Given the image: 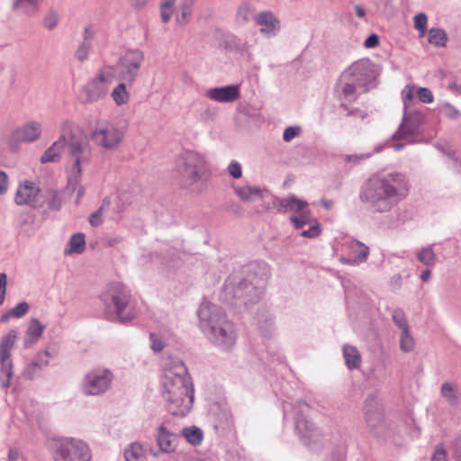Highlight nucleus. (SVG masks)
Here are the masks:
<instances>
[{
  "mask_svg": "<svg viewBox=\"0 0 461 461\" xmlns=\"http://www.w3.org/2000/svg\"><path fill=\"white\" fill-rule=\"evenodd\" d=\"M268 195L272 198V206L275 208L278 212L285 213L289 211L290 206V196L286 198L279 199L268 193Z\"/></svg>",
  "mask_w": 461,
  "mask_h": 461,
  "instance_id": "49530a36",
  "label": "nucleus"
},
{
  "mask_svg": "<svg viewBox=\"0 0 461 461\" xmlns=\"http://www.w3.org/2000/svg\"><path fill=\"white\" fill-rule=\"evenodd\" d=\"M143 60L144 54L141 50H130L126 51L117 62L119 78L129 85H132L138 77Z\"/></svg>",
  "mask_w": 461,
  "mask_h": 461,
  "instance_id": "2eb2a0df",
  "label": "nucleus"
},
{
  "mask_svg": "<svg viewBox=\"0 0 461 461\" xmlns=\"http://www.w3.org/2000/svg\"><path fill=\"white\" fill-rule=\"evenodd\" d=\"M194 5L193 0H183L179 5L180 14L177 15L176 20L178 23H186L192 14V7Z\"/></svg>",
  "mask_w": 461,
  "mask_h": 461,
  "instance_id": "a19ab883",
  "label": "nucleus"
},
{
  "mask_svg": "<svg viewBox=\"0 0 461 461\" xmlns=\"http://www.w3.org/2000/svg\"><path fill=\"white\" fill-rule=\"evenodd\" d=\"M162 397L167 411L176 416H185L194 403V385L185 363L170 360L161 377Z\"/></svg>",
  "mask_w": 461,
  "mask_h": 461,
  "instance_id": "f257e3e1",
  "label": "nucleus"
},
{
  "mask_svg": "<svg viewBox=\"0 0 461 461\" xmlns=\"http://www.w3.org/2000/svg\"><path fill=\"white\" fill-rule=\"evenodd\" d=\"M235 195L242 202L249 203L257 199H266L268 191L257 185H238L233 187Z\"/></svg>",
  "mask_w": 461,
  "mask_h": 461,
  "instance_id": "393cba45",
  "label": "nucleus"
},
{
  "mask_svg": "<svg viewBox=\"0 0 461 461\" xmlns=\"http://www.w3.org/2000/svg\"><path fill=\"white\" fill-rule=\"evenodd\" d=\"M302 131L301 127L299 126H289L285 129L283 133V140L285 142H290L293 139L297 137Z\"/></svg>",
  "mask_w": 461,
  "mask_h": 461,
  "instance_id": "864d4df0",
  "label": "nucleus"
},
{
  "mask_svg": "<svg viewBox=\"0 0 461 461\" xmlns=\"http://www.w3.org/2000/svg\"><path fill=\"white\" fill-rule=\"evenodd\" d=\"M9 186L8 176L2 170H0V194H4L7 192Z\"/></svg>",
  "mask_w": 461,
  "mask_h": 461,
  "instance_id": "338daca9",
  "label": "nucleus"
},
{
  "mask_svg": "<svg viewBox=\"0 0 461 461\" xmlns=\"http://www.w3.org/2000/svg\"><path fill=\"white\" fill-rule=\"evenodd\" d=\"M313 221L310 210L303 211V213L293 215L290 217V221L294 224L296 230L303 229L305 225L311 224Z\"/></svg>",
  "mask_w": 461,
  "mask_h": 461,
  "instance_id": "ea45409f",
  "label": "nucleus"
},
{
  "mask_svg": "<svg viewBox=\"0 0 461 461\" xmlns=\"http://www.w3.org/2000/svg\"><path fill=\"white\" fill-rule=\"evenodd\" d=\"M53 461H91L92 450L81 438L73 437L53 438L48 445Z\"/></svg>",
  "mask_w": 461,
  "mask_h": 461,
  "instance_id": "1a4fd4ad",
  "label": "nucleus"
},
{
  "mask_svg": "<svg viewBox=\"0 0 461 461\" xmlns=\"http://www.w3.org/2000/svg\"><path fill=\"white\" fill-rule=\"evenodd\" d=\"M431 461H447V452L443 445L437 446L431 456Z\"/></svg>",
  "mask_w": 461,
  "mask_h": 461,
  "instance_id": "e2e57ef3",
  "label": "nucleus"
},
{
  "mask_svg": "<svg viewBox=\"0 0 461 461\" xmlns=\"http://www.w3.org/2000/svg\"><path fill=\"white\" fill-rule=\"evenodd\" d=\"M450 451L456 461H461V435H458L451 441Z\"/></svg>",
  "mask_w": 461,
  "mask_h": 461,
  "instance_id": "603ef678",
  "label": "nucleus"
},
{
  "mask_svg": "<svg viewBox=\"0 0 461 461\" xmlns=\"http://www.w3.org/2000/svg\"><path fill=\"white\" fill-rule=\"evenodd\" d=\"M308 203L305 200L297 198L295 195H290V206L288 212H293L297 215L308 211Z\"/></svg>",
  "mask_w": 461,
  "mask_h": 461,
  "instance_id": "c03bdc74",
  "label": "nucleus"
},
{
  "mask_svg": "<svg viewBox=\"0 0 461 461\" xmlns=\"http://www.w3.org/2000/svg\"><path fill=\"white\" fill-rule=\"evenodd\" d=\"M439 112L449 119H456L460 115V112L448 103L442 104L439 106Z\"/></svg>",
  "mask_w": 461,
  "mask_h": 461,
  "instance_id": "09e8293b",
  "label": "nucleus"
},
{
  "mask_svg": "<svg viewBox=\"0 0 461 461\" xmlns=\"http://www.w3.org/2000/svg\"><path fill=\"white\" fill-rule=\"evenodd\" d=\"M149 340L150 348L155 353L161 352L166 347V342L164 341V339L155 333H151L149 335Z\"/></svg>",
  "mask_w": 461,
  "mask_h": 461,
  "instance_id": "3c124183",
  "label": "nucleus"
},
{
  "mask_svg": "<svg viewBox=\"0 0 461 461\" xmlns=\"http://www.w3.org/2000/svg\"><path fill=\"white\" fill-rule=\"evenodd\" d=\"M321 228L319 223L314 221V224L311 225L308 230H303L301 236L303 238L313 239L320 235Z\"/></svg>",
  "mask_w": 461,
  "mask_h": 461,
  "instance_id": "bf43d9fd",
  "label": "nucleus"
},
{
  "mask_svg": "<svg viewBox=\"0 0 461 461\" xmlns=\"http://www.w3.org/2000/svg\"><path fill=\"white\" fill-rule=\"evenodd\" d=\"M11 314H13L14 318H22L29 311V304L26 302L19 303L16 306L12 308Z\"/></svg>",
  "mask_w": 461,
  "mask_h": 461,
  "instance_id": "6e6d98bb",
  "label": "nucleus"
},
{
  "mask_svg": "<svg viewBox=\"0 0 461 461\" xmlns=\"http://www.w3.org/2000/svg\"><path fill=\"white\" fill-rule=\"evenodd\" d=\"M181 435L193 446H199L203 438V430L196 426L182 429Z\"/></svg>",
  "mask_w": 461,
  "mask_h": 461,
  "instance_id": "c756f323",
  "label": "nucleus"
},
{
  "mask_svg": "<svg viewBox=\"0 0 461 461\" xmlns=\"http://www.w3.org/2000/svg\"><path fill=\"white\" fill-rule=\"evenodd\" d=\"M73 124L70 122H65L62 123L60 131L61 134L59 139L54 141L41 155V163L47 164L50 162H58L61 158V150L66 146V128L72 127Z\"/></svg>",
  "mask_w": 461,
  "mask_h": 461,
  "instance_id": "aec40b11",
  "label": "nucleus"
},
{
  "mask_svg": "<svg viewBox=\"0 0 461 461\" xmlns=\"http://www.w3.org/2000/svg\"><path fill=\"white\" fill-rule=\"evenodd\" d=\"M43 200L48 207L53 211H59L62 207L63 201L59 191L49 189L43 194Z\"/></svg>",
  "mask_w": 461,
  "mask_h": 461,
  "instance_id": "473e14b6",
  "label": "nucleus"
},
{
  "mask_svg": "<svg viewBox=\"0 0 461 461\" xmlns=\"http://www.w3.org/2000/svg\"><path fill=\"white\" fill-rule=\"evenodd\" d=\"M95 35V27L91 24L86 25L84 28V31L82 33V42L92 43V41H93Z\"/></svg>",
  "mask_w": 461,
  "mask_h": 461,
  "instance_id": "052dcab7",
  "label": "nucleus"
},
{
  "mask_svg": "<svg viewBox=\"0 0 461 461\" xmlns=\"http://www.w3.org/2000/svg\"><path fill=\"white\" fill-rule=\"evenodd\" d=\"M116 69L113 66H104L97 71L81 90V100L84 104H93L104 99L110 86L115 78Z\"/></svg>",
  "mask_w": 461,
  "mask_h": 461,
  "instance_id": "9b49d317",
  "label": "nucleus"
},
{
  "mask_svg": "<svg viewBox=\"0 0 461 461\" xmlns=\"http://www.w3.org/2000/svg\"><path fill=\"white\" fill-rule=\"evenodd\" d=\"M42 0H14L13 10L20 11L30 17L34 15L40 8Z\"/></svg>",
  "mask_w": 461,
  "mask_h": 461,
  "instance_id": "bb28decb",
  "label": "nucleus"
},
{
  "mask_svg": "<svg viewBox=\"0 0 461 461\" xmlns=\"http://www.w3.org/2000/svg\"><path fill=\"white\" fill-rule=\"evenodd\" d=\"M0 366H1V372L8 378H13L14 372H13V363L11 360V357H6L2 359L0 357Z\"/></svg>",
  "mask_w": 461,
  "mask_h": 461,
  "instance_id": "4d7b16f0",
  "label": "nucleus"
},
{
  "mask_svg": "<svg viewBox=\"0 0 461 461\" xmlns=\"http://www.w3.org/2000/svg\"><path fill=\"white\" fill-rule=\"evenodd\" d=\"M127 85L129 84L122 81L113 89L111 93V96L117 105L125 104L130 100V94L126 88Z\"/></svg>",
  "mask_w": 461,
  "mask_h": 461,
  "instance_id": "2f4dec72",
  "label": "nucleus"
},
{
  "mask_svg": "<svg viewBox=\"0 0 461 461\" xmlns=\"http://www.w3.org/2000/svg\"><path fill=\"white\" fill-rule=\"evenodd\" d=\"M409 193L404 174L390 172L369 178L362 186L360 199L375 212H386L402 201Z\"/></svg>",
  "mask_w": 461,
  "mask_h": 461,
  "instance_id": "f03ea898",
  "label": "nucleus"
},
{
  "mask_svg": "<svg viewBox=\"0 0 461 461\" xmlns=\"http://www.w3.org/2000/svg\"><path fill=\"white\" fill-rule=\"evenodd\" d=\"M343 357L348 369H357L361 364V355L356 347L346 345L343 347Z\"/></svg>",
  "mask_w": 461,
  "mask_h": 461,
  "instance_id": "cd10ccee",
  "label": "nucleus"
},
{
  "mask_svg": "<svg viewBox=\"0 0 461 461\" xmlns=\"http://www.w3.org/2000/svg\"><path fill=\"white\" fill-rule=\"evenodd\" d=\"M283 408L285 417L288 415L289 411L294 413L295 431L303 444L312 452H318L322 449L328 441V438L309 419L310 405L300 400L294 404L285 402Z\"/></svg>",
  "mask_w": 461,
  "mask_h": 461,
  "instance_id": "423d86ee",
  "label": "nucleus"
},
{
  "mask_svg": "<svg viewBox=\"0 0 461 461\" xmlns=\"http://www.w3.org/2000/svg\"><path fill=\"white\" fill-rule=\"evenodd\" d=\"M394 324L402 330L410 329L405 314L402 309H395L392 314Z\"/></svg>",
  "mask_w": 461,
  "mask_h": 461,
  "instance_id": "a18cd8bd",
  "label": "nucleus"
},
{
  "mask_svg": "<svg viewBox=\"0 0 461 461\" xmlns=\"http://www.w3.org/2000/svg\"><path fill=\"white\" fill-rule=\"evenodd\" d=\"M206 96L218 103H232L240 97V87L238 85H230L210 88Z\"/></svg>",
  "mask_w": 461,
  "mask_h": 461,
  "instance_id": "5701e85b",
  "label": "nucleus"
},
{
  "mask_svg": "<svg viewBox=\"0 0 461 461\" xmlns=\"http://www.w3.org/2000/svg\"><path fill=\"white\" fill-rule=\"evenodd\" d=\"M255 7L249 3H242L237 11V20L240 23H246L252 18L255 19Z\"/></svg>",
  "mask_w": 461,
  "mask_h": 461,
  "instance_id": "4c0bfd02",
  "label": "nucleus"
},
{
  "mask_svg": "<svg viewBox=\"0 0 461 461\" xmlns=\"http://www.w3.org/2000/svg\"><path fill=\"white\" fill-rule=\"evenodd\" d=\"M370 153L360 154V155H346L345 161L353 164H358L360 161L370 158Z\"/></svg>",
  "mask_w": 461,
  "mask_h": 461,
  "instance_id": "69168bd1",
  "label": "nucleus"
},
{
  "mask_svg": "<svg viewBox=\"0 0 461 461\" xmlns=\"http://www.w3.org/2000/svg\"><path fill=\"white\" fill-rule=\"evenodd\" d=\"M345 77L360 88V92H366L375 86V78L378 75L377 68L369 59H359L351 64L343 72Z\"/></svg>",
  "mask_w": 461,
  "mask_h": 461,
  "instance_id": "ddd939ff",
  "label": "nucleus"
},
{
  "mask_svg": "<svg viewBox=\"0 0 461 461\" xmlns=\"http://www.w3.org/2000/svg\"><path fill=\"white\" fill-rule=\"evenodd\" d=\"M447 41V33L439 28H431L429 31V42L436 47H444Z\"/></svg>",
  "mask_w": 461,
  "mask_h": 461,
  "instance_id": "e433bc0d",
  "label": "nucleus"
},
{
  "mask_svg": "<svg viewBox=\"0 0 461 461\" xmlns=\"http://www.w3.org/2000/svg\"><path fill=\"white\" fill-rule=\"evenodd\" d=\"M123 139V131L109 122L97 125L91 133L94 144L108 151L117 150Z\"/></svg>",
  "mask_w": 461,
  "mask_h": 461,
  "instance_id": "4468645a",
  "label": "nucleus"
},
{
  "mask_svg": "<svg viewBox=\"0 0 461 461\" xmlns=\"http://www.w3.org/2000/svg\"><path fill=\"white\" fill-rule=\"evenodd\" d=\"M103 314L109 321L126 322L133 319L131 292L122 284H112L100 295Z\"/></svg>",
  "mask_w": 461,
  "mask_h": 461,
  "instance_id": "6e6552de",
  "label": "nucleus"
},
{
  "mask_svg": "<svg viewBox=\"0 0 461 461\" xmlns=\"http://www.w3.org/2000/svg\"><path fill=\"white\" fill-rule=\"evenodd\" d=\"M143 454V446L138 441L131 443L124 450L126 461H138Z\"/></svg>",
  "mask_w": 461,
  "mask_h": 461,
  "instance_id": "c9c22d12",
  "label": "nucleus"
},
{
  "mask_svg": "<svg viewBox=\"0 0 461 461\" xmlns=\"http://www.w3.org/2000/svg\"><path fill=\"white\" fill-rule=\"evenodd\" d=\"M441 394L451 405L457 404L459 401L457 387L450 383H444L441 385Z\"/></svg>",
  "mask_w": 461,
  "mask_h": 461,
  "instance_id": "f704fd0d",
  "label": "nucleus"
},
{
  "mask_svg": "<svg viewBox=\"0 0 461 461\" xmlns=\"http://www.w3.org/2000/svg\"><path fill=\"white\" fill-rule=\"evenodd\" d=\"M365 419L367 426L374 429L383 420L379 400L375 395H369L366 399L364 407Z\"/></svg>",
  "mask_w": 461,
  "mask_h": 461,
  "instance_id": "4be33fe9",
  "label": "nucleus"
},
{
  "mask_svg": "<svg viewBox=\"0 0 461 461\" xmlns=\"http://www.w3.org/2000/svg\"><path fill=\"white\" fill-rule=\"evenodd\" d=\"M86 240L83 233H77L70 237L68 248L65 249V255L81 254L85 250Z\"/></svg>",
  "mask_w": 461,
  "mask_h": 461,
  "instance_id": "7c9ffc66",
  "label": "nucleus"
},
{
  "mask_svg": "<svg viewBox=\"0 0 461 461\" xmlns=\"http://www.w3.org/2000/svg\"><path fill=\"white\" fill-rule=\"evenodd\" d=\"M413 100V94L411 88H405L402 91V102H403V111H412L410 109V105Z\"/></svg>",
  "mask_w": 461,
  "mask_h": 461,
  "instance_id": "680f3d73",
  "label": "nucleus"
},
{
  "mask_svg": "<svg viewBox=\"0 0 461 461\" xmlns=\"http://www.w3.org/2000/svg\"><path fill=\"white\" fill-rule=\"evenodd\" d=\"M243 277L237 274L230 275L225 282L224 290L227 294H232L234 298L243 299L247 305L260 299L267 278L266 265L250 264L243 269Z\"/></svg>",
  "mask_w": 461,
  "mask_h": 461,
  "instance_id": "20e7f679",
  "label": "nucleus"
},
{
  "mask_svg": "<svg viewBox=\"0 0 461 461\" xmlns=\"http://www.w3.org/2000/svg\"><path fill=\"white\" fill-rule=\"evenodd\" d=\"M55 357V352H50L49 349H45L41 351L36 356L35 359L32 361V367H38V369H41L44 366H47L51 358Z\"/></svg>",
  "mask_w": 461,
  "mask_h": 461,
  "instance_id": "79ce46f5",
  "label": "nucleus"
},
{
  "mask_svg": "<svg viewBox=\"0 0 461 461\" xmlns=\"http://www.w3.org/2000/svg\"><path fill=\"white\" fill-rule=\"evenodd\" d=\"M42 197L43 194L33 182L25 181L17 188L14 201L18 205L38 208L45 204Z\"/></svg>",
  "mask_w": 461,
  "mask_h": 461,
  "instance_id": "f3484780",
  "label": "nucleus"
},
{
  "mask_svg": "<svg viewBox=\"0 0 461 461\" xmlns=\"http://www.w3.org/2000/svg\"><path fill=\"white\" fill-rule=\"evenodd\" d=\"M7 276L5 273L0 274V305L5 302V296L6 292Z\"/></svg>",
  "mask_w": 461,
  "mask_h": 461,
  "instance_id": "0e129e2a",
  "label": "nucleus"
},
{
  "mask_svg": "<svg viewBox=\"0 0 461 461\" xmlns=\"http://www.w3.org/2000/svg\"><path fill=\"white\" fill-rule=\"evenodd\" d=\"M42 125L37 121H29L12 131L8 145L12 150H17L22 142H34L41 138Z\"/></svg>",
  "mask_w": 461,
  "mask_h": 461,
  "instance_id": "dca6fc26",
  "label": "nucleus"
},
{
  "mask_svg": "<svg viewBox=\"0 0 461 461\" xmlns=\"http://www.w3.org/2000/svg\"><path fill=\"white\" fill-rule=\"evenodd\" d=\"M92 50V43L81 42L75 52V57L79 61H85Z\"/></svg>",
  "mask_w": 461,
  "mask_h": 461,
  "instance_id": "8fccbe9b",
  "label": "nucleus"
},
{
  "mask_svg": "<svg viewBox=\"0 0 461 461\" xmlns=\"http://www.w3.org/2000/svg\"><path fill=\"white\" fill-rule=\"evenodd\" d=\"M424 122L425 115L420 111H403L402 122L392 139L394 141L404 140L405 143L394 142L392 144V148L395 151H400L406 143H415L417 138L422 134Z\"/></svg>",
  "mask_w": 461,
  "mask_h": 461,
  "instance_id": "9d476101",
  "label": "nucleus"
},
{
  "mask_svg": "<svg viewBox=\"0 0 461 461\" xmlns=\"http://www.w3.org/2000/svg\"><path fill=\"white\" fill-rule=\"evenodd\" d=\"M227 171L235 179H239L242 176L241 165L236 160L230 161L227 167Z\"/></svg>",
  "mask_w": 461,
  "mask_h": 461,
  "instance_id": "5fc2aeb1",
  "label": "nucleus"
},
{
  "mask_svg": "<svg viewBox=\"0 0 461 461\" xmlns=\"http://www.w3.org/2000/svg\"><path fill=\"white\" fill-rule=\"evenodd\" d=\"M255 22L260 26V32L268 37L276 36L281 28L279 19L270 11L258 14Z\"/></svg>",
  "mask_w": 461,
  "mask_h": 461,
  "instance_id": "412c9836",
  "label": "nucleus"
},
{
  "mask_svg": "<svg viewBox=\"0 0 461 461\" xmlns=\"http://www.w3.org/2000/svg\"><path fill=\"white\" fill-rule=\"evenodd\" d=\"M379 44V37L375 33L370 34L365 41L364 46L367 49L375 48Z\"/></svg>",
  "mask_w": 461,
  "mask_h": 461,
  "instance_id": "774afa93",
  "label": "nucleus"
},
{
  "mask_svg": "<svg viewBox=\"0 0 461 461\" xmlns=\"http://www.w3.org/2000/svg\"><path fill=\"white\" fill-rule=\"evenodd\" d=\"M428 17L420 13L414 16V28L419 31L420 36H424L427 32Z\"/></svg>",
  "mask_w": 461,
  "mask_h": 461,
  "instance_id": "de8ad7c7",
  "label": "nucleus"
},
{
  "mask_svg": "<svg viewBox=\"0 0 461 461\" xmlns=\"http://www.w3.org/2000/svg\"><path fill=\"white\" fill-rule=\"evenodd\" d=\"M113 378V372L108 368H93L85 375L81 382V391L87 396L103 395L111 388Z\"/></svg>",
  "mask_w": 461,
  "mask_h": 461,
  "instance_id": "f8f14e48",
  "label": "nucleus"
},
{
  "mask_svg": "<svg viewBox=\"0 0 461 461\" xmlns=\"http://www.w3.org/2000/svg\"><path fill=\"white\" fill-rule=\"evenodd\" d=\"M400 349L404 353H410L414 349L415 341L411 334L410 329L402 330L400 333Z\"/></svg>",
  "mask_w": 461,
  "mask_h": 461,
  "instance_id": "58836bf2",
  "label": "nucleus"
},
{
  "mask_svg": "<svg viewBox=\"0 0 461 461\" xmlns=\"http://www.w3.org/2000/svg\"><path fill=\"white\" fill-rule=\"evenodd\" d=\"M417 95L419 99L424 104H430L434 100L432 92L426 87H420L417 91Z\"/></svg>",
  "mask_w": 461,
  "mask_h": 461,
  "instance_id": "13d9d810",
  "label": "nucleus"
},
{
  "mask_svg": "<svg viewBox=\"0 0 461 461\" xmlns=\"http://www.w3.org/2000/svg\"><path fill=\"white\" fill-rule=\"evenodd\" d=\"M343 247L348 249L352 256L341 257L339 259L341 263L349 266H357L367 260L369 248L364 243L356 240H349L343 243Z\"/></svg>",
  "mask_w": 461,
  "mask_h": 461,
  "instance_id": "a211bd4d",
  "label": "nucleus"
},
{
  "mask_svg": "<svg viewBox=\"0 0 461 461\" xmlns=\"http://www.w3.org/2000/svg\"><path fill=\"white\" fill-rule=\"evenodd\" d=\"M59 23V14L54 9H50L43 18V26L49 30H54Z\"/></svg>",
  "mask_w": 461,
  "mask_h": 461,
  "instance_id": "37998d69",
  "label": "nucleus"
},
{
  "mask_svg": "<svg viewBox=\"0 0 461 461\" xmlns=\"http://www.w3.org/2000/svg\"><path fill=\"white\" fill-rule=\"evenodd\" d=\"M18 332L15 330H11L0 340V357L5 360L6 357H11V351L17 339Z\"/></svg>",
  "mask_w": 461,
  "mask_h": 461,
  "instance_id": "c85d7f7f",
  "label": "nucleus"
},
{
  "mask_svg": "<svg viewBox=\"0 0 461 461\" xmlns=\"http://www.w3.org/2000/svg\"><path fill=\"white\" fill-rule=\"evenodd\" d=\"M155 438L158 447L163 453L169 454L176 450L178 438L177 435L171 432L165 423H162L158 428Z\"/></svg>",
  "mask_w": 461,
  "mask_h": 461,
  "instance_id": "b1692460",
  "label": "nucleus"
},
{
  "mask_svg": "<svg viewBox=\"0 0 461 461\" xmlns=\"http://www.w3.org/2000/svg\"><path fill=\"white\" fill-rule=\"evenodd\" d=\"M417 258L426 267H433L437 260L436 254L433 250V245L420 249L417 253Z\"/></svg>",
  "mask_w": 461,
  "mask_h": 461,
  "instance_id": "72a5a7b5",
  "label": "nucleus"
},
{
  "mask_svg": "<svg viewBox=\"0 0 461 461\" xmlns=\"http://www.w3.org/2000/svg\"><path fill=\"white\" fill-rule=\"evenodd\" d=\"M199 327L206 339L223 351L230 350L236 342L233 323L228 320L222 309L203 301L198 311Z\"/></svg>",
  "mask_w": 461,
  "mask_h": 461,
  "instance_id": "7ed1b4c3",
  "label": "nucleus"
},
{
  "mask_svg": "<svg viewBox=\"0 0 461 461\" xmlns=\"http://www.w3.org/2000/svg\"><path fill=\"white\" fill-rule=\"evenodd\" d=\"M361 93L360 88L342 73L336 86V95L341 101V106L346 108L347 104L355 102Z\"/></svg>",
  "mask_w": 461,
  "mask_h": 461,
  "instance_id": "6ab92c4d",
  "label": "nucleus"
},
{
  "mask_svg": "<svg viewBox=\"0 0 461 461\" xmlns=\"http://www.w3.org/2000/svg\"><path fill=\"white\" fill-rule=\"evenodd\" d=\"M176 170L182 187L199 192L201 184L207 177L209 165L201 153L185 149L176 158Z\"/></svg>",
  "mask_w": 461,
  "mask_h": 461,
  "instance_id": "0eeeda50",
  "label": "nucleus"
},
{
  "mask_svg": "<svg viewBox=\"0 0 461 461\" xmlns=\"http://www.w3.org/2000/svg\"><path fill=\"white\" fill-rule=\"evenodd\" d=\"M44 330L45 326L42 325L38 319L32 318L28 324L23 341L24 346L28 348L36 343L41 337Z\"/></svg>",
  "mask_w": 461,
  "mask_h": 461,
  "instance_id": "a878e982",
  "label": "nucleus"
},
{
  "mask_svg": "<svg viewBox=\"0 0 461 461\" xmlns=\"http://www.w3.org/2000/svg\"><path fill=\"white\" fill-rule=\"evenodd\" d=\"M72 127L66 128V151L68 176V189L74 192L79 186L83 167L90 164L93 157L92 147L89 142L71 131Z\"/></svg>",
  "mask_w": 461,
  "mask_h": 461,
  "instance_id": "39448f33",
  "label": "nucleus"
}]
</instances>
